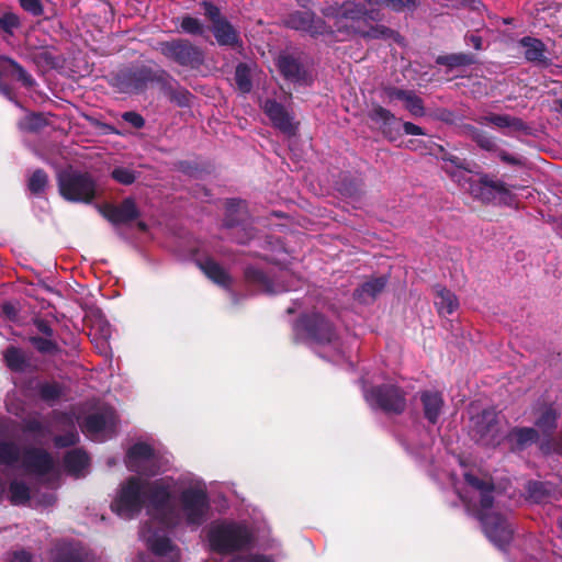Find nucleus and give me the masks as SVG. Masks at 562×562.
<instances>
[{"instance_id": "1", "label": "nucleus", "mask_w": 562, "mask_h": 562, "mask_svg": "<svg viewBox=\"0 0 562 562\" xmlns=\"http://www.w3.org/2000/svg\"><path fill=\"white\" fill-rule=\"evenodd\" d=\"M145 504L154 519L167 527L181 520L198 526L209 510L205 484L192 475L178 480L161 477L151 482L130 477L119 486L111 509L117 516L131 519Z\"/></svg>"}, {"instance_id": "2", "label": "nucleus", "mask_w": 562, "mask_h": 562, "mask_svg": "<svg viewBox=\"0 0 562 562\" xmlns=\"http://www.w3.org/2000/svg\"><path fill=\"white\" fill-rule=\"evenodd\" d=\"M464 479L469 499L460 494L461 499L468 510L481 521L486 537L502 548L512 540L513 536V529L502 513L503 492L471 473H465Z\"/></svg>"}, {"instance_id": "3", "label": "nucleus", "mask_w": 562, "mask_h": 562, "mask_svg": "<svg viewBox=\"0 0 562 562\" xmlns=\"http://www.w3.org/2000/svg\"><path fill=\"white\" fill-rule=\"evenodd\" d=\"M472 426L477 440L484 446H498L506 440L512 451H520L538 439V432L531 427L512 429L506 436L502 431V418L493 409L483 411L472 417Z\"/></svg>"}, {"instance_id": "4", "label": "nucleus", "mask_w": 562, "mask_h": 562, "mask_svg": "<svg viewBox=\"0 0 562 562\" xmlns=\"http://www.w3.org/2000/svg\"><path fill=\"white\" fill-rule=\"evenodd\" d=\"M297 329L306 333L321 357L334 362L345 359L344 341L333 331L331 325L322 315L314 314L303 318L297 324Z\"/></svg>"}, {"instance_id": "5", "label": "nucleus", "mask_w": 562, "mask_h": 562, "mask_svg": "<svg viewBox=\"0 0 562 562\" xmlns=\"http://www.w3.org/2000/svg\"><path fill=\"white\" fill-rule=\"evenodd\" d=\"M0 463L21 469L27 474L43 476L55 475L56 468L52 458L44 451L30 450L21 452L12 443L0 445Z\"/></svg>"}, {"instance_id": "6", "label": "nucleus", "mask_w": 562, "mask_h": 562, "mask_svg": "<svg viewBox=\"0 0 562 562\" xmlns=\"http://www.w3.org/2000/svg\"><path fill=\"white\" fill-rule=\"evenodd\" d=\"M452 178L475 199L484 202H506L509 192L503 182L493 181L487 176H472L468 170L459 169Z\"/></svg>"}, {"instance_id": "7", "label": "nucleus", "mask_w": 562, "mask_h": 562, "mask_svg": "<svg viewBox=\"0 0 562 562\" xmlns=\"http://www.w3.org/2000/svg\"><path fill=\"white\" fill-rule=\"evenodd\" d=\"M59 192L71 202H91L98 192V187L87 172L65 170L58 175Z\"/></svg>"}, {"instance_id": "8", "label": "nucleus", "mask_w": 562, "mask_h": 562, "mask_svg": "<svg viewBox=\"0 0 562 562\" xmlns=\"http://www.w3.org/2000/svg\"><path fill=\"white\" fill-rule=\"evenodd\" d=\"M250 540V533L244 525L235 522H218L210 528L209 542L212 550L229 552L240 549Z\"/></svg>"}, {"instance_id": "9", "label": "nucleus", "mask_w": 562, "mask_h": 562, "mask_svg": "<svg viewBox=\"0 0 562 562\" xmlns=\"http://www.w3.org/2000/svg\"><path fill=\"white\" fill-rule=\"evenodd\" d=\"M128 470L145 476L155 475L160 470V459L146 442H137L132 446L125 459Z\"/></svg>"}, {"instance_id": "10", "label": "nucleus", "mask_w": 562, "mask_h": 562, "mask_svg": "<svg viewBox=\"0 0 562 562\" xmlns=\"http://www.w3.org/2000/svg\"><path fill=\"white\" fill-rule=\"evenodd\" d=\"M364 398L372 408H380L387 413H401L406 405L404 395L394 385L366 391Z\"/></svg>"}, {"instance_id": "11", "label": "nucleus", "mask_w": 562, "mask_h": 562, "mask_svg": "<svg viewBox=\"0 0 562 562\" xmlns=\"http://www.w3.org/2000/svg\"><path fill=\"white\" fill-rule=\"evenodd\" d=\"M140 538L153 553L164 562H179V550L172 546L170 540L166 537L165 530H151L150 527L144 526L140 530Z\"/></svg>"}, {"instance_id": "12", "label": "nucleus", "mask_w": 562, "mask_h": 562, "mask_svg": "<svg viewBox=\"0 0 562 562\" xmlns=\"http://www.w3.org/2000/svg\"><path fill=\"white\" fill-rule=\"evenodd\" d=\"M116 416L112 408L106 407L101 413L90 415L81 425L82 431L94 440H104L115 431Z\"/></svg>"}, {"instance_id": "13", "label": "nucleus", "mask_w": 562, "mask_h": 562, "mask_svg": "<svg viewBox=\"0 0 562 562\" xmlns=\"http://www.w3.org/2000/svg\"><path fill=\"white\" fill-rule=\"evenodd\" d=\"M161 53L167 58L183 66L198 67L203 61L201 49L186 41L164 43L161 44Z\"/></svg>"}, {"instance_id": "14", "label": "nucleus", "mask_w": 562, "mask_h": 562, "mask_svg": "<svg viewBox=\"0 0 562 562\" xmlns=\"http://www.w3.org/2000/svg\"><path fill=\"white\" fill-rule=\"evenodd\" d=\"M355 12L353 25H351L352 36L360 35L363 37L378 38L385 36L389 32L383 26L372 25V18L359 5H357V10Z\"/></svg>"}, {"instance_id": "15", "label": "nucleus", "mask_w": 562, "mask_h": 562, "mask_svg": "<svg viewBox=\"0 0 562 562\" xmlns=\"http://www.w3.org/2000/svg\"><path fill=\"white\" fill-rule=\"evenodd\" d=\"M263 110L276 127L289 135L295 133L296 126L282 105L276 101L268 100L265 103Z\"/></svg>"}, {"instance_id": "16", "label": "nucleus", "mask_w": 562, "mask_h": 562, "mask_svg": "<svg viewBox=\"0 0 562 562\" xmlns=\"http://www.w3.org/2000/svg\"><path fill=\"white\" fill-rule=\"evenodd\" d=\"M100 212L105 218L114 224L125 223L134 220L137 216L136 205L131 199L125 200L117 207L105 206L100 209Z\"/></svg>"}, {"instance_id": "17", "label": "nucleus", "mask_w": 562, "mask_h": 562, "mask_svg": "<svg viewBox=\"0 0 562 562\" xmlns=\"http://www.w3.org/2000/svg\"><path fill=\"white\" fill-rule=\"evenodd\" d=\"M385 285L386 279L384 277L372 278L357 289L356 297L362 303H369L383 291Z\"/></svg>"}, {"instance_id": "18", "label": "nucleus", "mask_w": 562, "mask_h": 562, "mask_svg": "<svg viewBox=\"0 0 562 562\" xmlns=\"http://www.w3.org/2000/svg\"><path fill=\"white\" fill-rule=\"evenodd\" d=\"M357 4L345 3L335 18L334 26L336 31L346 37L352 36L351 25H353V19L356 15Z\"/></svg>"}, {"instance_id": "19", "label": "nucleus", "mask_w": 562, "mask_h": 562, "mask_svg": "<svg viewBox=\"0 0 562 562\" xmlns=\"http://www.w3.org/2000/svg\"><path fill=\"white\" fill-rule=\"evenodd\" d=\"M422 402L426 418L435 424L443 405L441 395L438 392L427 391L422 394Z\"/></svg>"}, {"instance_id": "20", "label": "nucleus", "mask_w": 562, "mask_h": 562, "mask_svg": "<svg viewBox=\"0 0 562 562\" xmlns=\"http://www.w3.org/2000/svg\"><path fill=\"white\" fill-rule=\"evenodd\" d=\"M435 305L440 315H450L458 310L459 301L456 294L451 291L445 288H437Z\"/></svg>"}, {"instance_id": "21", "label": "nucleus", "mask_w": 562, "mask_h": 562, "mask_svg": "<svg viewBox=\"0 0 562 562\" xmlns=\"http://www.w3.org/2000/svg\"><path fill=\"white\" fill-rule=\"evenodd\" d=\"M89 465L88 456L79 450H74L67 453L65 458L66 470L75 475L82 476L86 473V469Z\"/></svg>"}, {"instance_id": "22", "label": "nucleus", "mask_w": 562, "mask_h": 562, "mask_svg": "<svg viewBox=\"0 0 562 562\" xmlns=\"http://www.w3.org/2000/svg\"><path fill=\"white\" fill-rule=\"evenodd\" d=\"M558 417H559V414L553 407H551V406L541 407L537 412L535 425L539 430L547 434V432L552 431L557 427Z\"/></svg>"}, {"instance_id": "23", "label": "nucleus", "mask_w": 562, "mask_h": 562, "mask_svg": "<svg viewBox=\"0 0 562 562\" xmlns=\"http://www.w3.org/2000/svg\"><path fill=\"white\" fill-rule=\"evenodd\" d=\"M482 124H492L497 128H510V130H521L524 128V123L521 120L507 115V114H491L482 117Z\"/></svg>"}, {"instance_id": "24", "label": "nucleus", "mask_w": 562, "mask_h": 562, "mask_svg": "<svg viewBox=\"0 0 562 562\" xmlns=\"http://www.w3.org/2000/svg\"><path fill=\"white\" fill-rule=\"evenodd\" d=\"M201 269L215 283L227 286L229 284V276L227 272L213 260H205L201 265Z\"/></svg>"}, {"instance_id": "25", "label": "nucleus", "mask_w": 562, "mask_h": 562, "mask_svg": "<svg viewBox=\"0 0 562 562\" xmlns=\"http://www.w3.org/2000/svg\"><path fill=\"white\" fill-rule=\"evenodd\" d=\"M525 48V57L530 61H542L544 59V45L541 41L531 37H525L520 41Z\"/></svg>"}, {"instance_id": "26", "label": "nucleus", "mask_w": 562, "mask_h": 562, "mask_svg": "<svg viewBox=\"0 0 562 562\" xmlns=\"http://www.w3.org/2000/svg\"><path fill=\"white\" fill-rule=\"evenodd\" d=\"M214 36L220 45H233L237 42V34L227 21L213 25Z\"/></svg>"}, {"instance_id": "27", "label": "nucleus", "mask_w": 562, "mask_h": 562, "mask_svg": "<svg viewBox=\"0 0 562 562\" xmlns=\"http://www.w3.org/2000/svg\"><path fill=\"white\" fill-rule=\"evenodd\" d=\"M76 422H79L78 417H76V418L70 417V416H63L61 417V419L58 423L63 424V425L69 426L70 430H68L67 434L64 437L59 436V437L55 438L56 446H58V447H67V446L75 445L77 442L78 434L75 430Z\"/></svg>"}, {"instance_id": "28", "label": "nucleus", "mask_w": 562, "mask_h": 562, "mask_svg": "<svg viewBox=\"0 0 562 562\" xmlns=\"http://www.w3.org/2000/svg\"><path fill=\"white\" fill-rule=\"evenodd\" d=\"M278 67L286 79L292 81L300 80V65L290 56H280L278 58Z\"/></svg>"}, {"instance_id": "29", "label": "nucleus", "mask_w": 562, "mask_h": 562, "mask_svg": "<svg viewBox=\"0 0 562 562\" xmlns=\"http://www.w3.org/2000/svg\"><path fill=\"white\" fill-rule=\"evenodd\" d=\"M7 366L13 371H22L25 367L24 355L15 347H10L4 352Z\"/></svg>"}, {"instance_id": "30", "label": "nucleus", "mask_w": 562, "mask_h": 562, "mask_svg": "<svg viewBox=\"0 0 562 562\" xmlns=\"http://www.w3.org/2000/svg\"><path fill=\"white\" fill-rule=\"evenodd\" d=\"M30 499V491L26 485L13 481L10 485V501L14 505L24 504Z\"/></svg>"}, {"instance_id": "31", "label": "nucleus", "mask_w": 562, "mask_h": 562, "mask_svg": "<svg viewBox=\"0 0 562 562\" xmlns=\"http://www.w3.org/2000/svg\"><path fill=\"white\" fill-rule=\"evenodd\" d=\"M235 79L238 89L246 93L249 92L251 89V81H250V70L248 66L240 64L236 68L235 72Z\"/></svg>"}, {"instance_id": "32", "label": "nucleus", "mask_w": 562, "mask_h": 562, "mask_svg": "<svg viewBox=\"0 0 562 562\" xmlns=\"http://www.w3.org/2000/svg\"><path fill=\"white\" fill-rule=\"evenodd\" d=\"M403 102L405 108L409 111L412 115L423 116L425 114L423 101L414 92L408 91Z\"/></svg>"}, {"instance_id": "33", "label": "nucleus", "mask_w": 562, "mask_h": 562, "mask_svg": "<svg viewBox=\"0 0 562 562\" xmlns=\"http://www.w3.org/2000/svg\"><path fill=\"white\" fill-rule=\"evenodd\" d=\"M48 182L47 175L42 170H35L29 180V189L33 193H41L44 191Z\"/></svg>"}, {"instance_id": "34", "label": "nucleus", "mask_w": 562, "mask_h": 562, "mask_svg": "<svg viewBox=\"0 0 562 562\" xmlns=\"http://www.w3.org/2000/svg\"><path fill=\"white\" fill-rule=\"evenodd\" d=\"M112 330L111 326L102 319H97L91 325V335L101 340V342H106L111 337Z\"/></svg>"}, {"instance_id": "35", "label": "nucleus", "mask_w": 562, "mask_h": 562, "mask_svg": "<svg viewBox=\"0 0 562 562\" xmlns=\"http://www.w3.org/2000/svg\"><path fill=\"white\" fill-rule=\"evenodd\" d=\"M112 178L122 184H132L135 181L136 176L130 168L117 167L113 169Z\"/></svg>"}, {"instance_id": "36", "label": "nucleus", "mask_w": 562, "mask_h": 562, "mask_svg": "<svg viewBox=\"0 0 562 562\" xmlns=\"http://www.w3.org/2000/svg\"><path fill=\"white\" fill-rule=\"evenodd\" d=\"M439 61L451 67L465 66L473 63V57L467 54H453L440 58Z\"/></svg>"}, {"instance_id": "37", "label": "nucleus", "mask_w": 562, "mask_h": 562, "mask_svg": "<svg viewBox=\"0 0 562 562\" xmlns=\"http://www.w3.org/2000/svg\"><path fill=\"white\" fill-rule=\"evenodd\" d=\"M539 448L544 454H562V435L552 440L541 441Z\"/></svg>"}, {"instance_id": "38", "label": "nucleus", "mask_w": 562, "mask_h": 562, "mask_svg": "<svg viewBox=\"0 0 562 562\" xmlns=\"http://www.w3.org/2000/svg\"><path fill=\"white\" fill-rule=\"evenodd\" d=\"M181 29L189 34H203V26L200 21L192 16H184L181 21Z\"/></svg>"}, {"instance_id": "39", "label": "nucleus", "mask_w": 562, "mask_h": 562, "mask_svg": "<svg viewBox=\"0 0 562 562\" xmlns=\"http://www.w3.org/2000/svg\"><path fill=\"white\" fill-rule=\"evenodd\" d=\"M10 68H11V75L14 76L18 80L22 81L25 86H32L33 80L31 76L15 61L11 59H7Z\"/></svg>"}, {"instance_id": "40", "label": "nucleus", "mask_w": 562, "mask_h": 562, "mask_svg": "<svg viewBox=\"0 0 562 562\" xmlns=\"http://www.w3.org/2000/svg\"><path fill=\"white\" fill-rule=\"evenodd\" d=\"M286 23L292 29L304 30L310 25L311 18L307 13H295L288 19Z\"/></svg>"}, {"instance_id": "41", "label": "nucleus", "mask_w": 562, "mask_h": 562, "mask_svg": "<svg viewBox=\"0 0 562 562\" xmlns=\"http://www.w3.org/2000/svg\"><path fill=\"white\" fill-rule=\"evenodd\" d=\"M408 91L397 88H385L382 91V98L385 102L392 103L394 101H402L405 99Z\"/></svg>"}, {"instance_id": "42", "label": "nucleus", "mask_w": 562, "mask_h": 562, "mask_svg": "<svg viewBox=\"0 0 562 562\" xmlns=\"http://www.w3.org/2000/svg\"><path fill=\"white\" fill-rule=\"evenodd\" d=\"M61 389L56 383H46L41 386V396L46 401H53L59 397Z\"/></svg>"}, {"instance_id": "43", "label": "nucleus", "mask_w": 562, "mask_h": 562, "mask_svg": "<svg viewBox=\"0 0 562 562\" xmlns=\"http://www.w3.org/2000/svg\"><path fill=\"white\" fill-rule=\"evenodd\" d=\"M371 119L375 122L387 124L395 120V116L386 109L376 106L370 114Z\"/></svg>"}, {"instance_id": "44", "label": "nucleus", "mask_w": 562, "mask_h": 562, "mask_svg": "<svg viewBox=\"0 0 562 562\" xmlns=\"http://www.w3.org/2000/svg\"><path fill=\"white\" fill-rule=\"evenodd\" d=\"M20 24L19 18L13 13H7L0 18V27L8 33H12Z\"/></svg>"}, {"instance_id": "45", "label": "nucleus", "mask_w": 562, "mask_h": 562, "mask_svg": "<svg viewBox=\"0 0 562 562\" xmlns=\"http://www.w3.org/2000/svg\"><path fill=\"white\" fill-rule=\"evenodd\" d=\"M32 342L38 351L44 353H53L56 350V345L52 340L46 338H33Z\"/></svg>"}, {"instance_id": "46", "label": "nucleus", "mask_w": 562, "mask_h": 562, "mask_svg": "<svg viewBox=\"0 0 562 562\" xmlns=\"http://www.w3.org/2000/svg\"><path fill=\"white\" fill-rule=\"evenodd\" d=\"M530 498L535 502H542L546 493V486L541 482L530 483L528 486Z\"/></svg>"}, {"instance_id": "47", "label": "nucleus", "mask_w": 562, "mask_h": 562, "mask_svg": "<svg viewBox=\"0 0 562 562\" xmlns=\"http://www.w3.org/2000/svg\"><path fill=\"white\" fill-rule=\"evenodd\" d=\"M202 7L204 9L205 15L213 22V25H215L218 22L224 21L221 18L220 9L216 5H214L213 3L204 1L202 3Z\"/></svg>"}, {"instance_id": "48", "label": "nucleus", "mask_w": 562, "mask_h": 562, "mask_svg": "<svg viewBox=\"0 0 562 562\" xmlns=\"http://www.w3.org/2000/svg\"><path fill=\"white\" fill-rule=\"evenodd\" d=\"M43 124V119L38 114L27 115L21 123L20 127L23 130H36Z\"/></svg>"}, {"instance_id": "49", "label": "nucleus", "mask_w": 562, "mask_h": 562, "mask_svg": "<svg viewBox=\"0 0 562 562\" xmlns=\"http://www.w3.org/2000/svg\"><path fill=\"white\" fill-rule=\"evenodd\" d=\"M21 7L33 15H41L43 7L40 0H19Z\"/></svg>"}, {"instance_id": "50", "label": "nucleus", "mask_w": 562, "mask_h": 562, "mask_svg": "<svg viewBox=\"0 0 562 562\" xmlns=\"http://www.w3.org/2000/svg\"><path fill=\"white\" fill-rule=\"evenodd\" d=\"M123 120L132 124L134 127L140 128L144 126V119L135 112H125L122 115Z\"/></svg>"}, {"instance_id": "51", "label": "nucleus", "mask_w": 562, "mask_h": 562, "mask_svg": "<svg viewBox=\"0 0 562 562\" xmlns=\"http://www.w3.org/2000/svg\"><path fill=\"white\" fill-rule=\"evenodd\" d=\"M403 130L407 135H425V132L422 130V127L411 122H405L403 124Z\"/></svg>"}, {"instance_id": "52", "label": "nucleus", "mask_w": 562, "mask_h": 562, "mask_svg": "<svg viewBox=\"0 0 562 562\" xmlns=\"http://www.w3.org/2000/svg\"><path fill=\"white\" fill-rule=\"evenodd\" d=\"M232 562H272L263 555H247L234 559Z\"/></svg>"}, {"instance_id": "53", "label": "nucleus", "mask_w": 562, "mask_h": 562, "mask_svg": "<svg viewBox=\"0 0 562 562\" xmlns=\"http://www.w3.org/2000/svg\"><path fill=\"white\" fill-rule=\"evenodd\" d=\"M389 5H391L395 10H401L403 8L414 5L415 0H386Z\"/></svg>"}, {"instance_id": "54", "label": "nucleus", "mask_w": 562, "mask_h": 562, "mask_svg": "<svg viewBox=\"0 0 562 562\" xmlns=\"http://www.w3.org/2000/svg\"><path fill=\"white\" fill-rule=\"evenodd\" d=\"M31 555L26 551H18L13 555V562H30Z\"/></svg>"}, {"instance_id": "55", "label": "nucleus", "mask_w": 562, "mask_h": 562, "mask_svg": "<svg viewBox=\"0 0 562 562\" xmlns=\"http://www.w3.org/2000/svg\"><path fill=\"white\" fill-rule=\"evenodd\" d=\"M467 42L477 50L482 48V38L480 36L471 35L467 37Z\"/></svg>"}, {"instance_id": "56", "label": "nucleus", "mask_w": 562, "mask_h": 562, "mask_svg": "<svg viewBox=\"0 0 562 562\" xmlns=\"http://www.w3.org/2000/svg\"><path fill=\"white\" fill-rule=\"evenodd\" d=\"M499 157H501L502 160H504L506 162H509V164H513V165H516V164L519 162L517 158L512 157V156H509L506 153H501Z\"/></svg>"}, {"instance_id": "57", "label": "nucleus", "mask_w": 562, "mask_h": 562, "mask_svg": "<svg viewBox=\"0 0 562 562\" xmlns=\"http://www.w3.org/2000/svg\"><path fill=\"white\" fill-rule=\"evenodd\" d=\"M57 562H80L77 557L70 555L63 560H58Z\"/></svg>"}, {"instance_id": "58", "label": "nucleus", "mask_w": 562, "mask_h": 562, "mask_svg": "<svg viewBox=\"0 0 562 562\" xmlns=\"http://www.w3.org/2000/svg\"><path fill=\"white\" fill-rule=\"evenodd\" d=\"M480 145L484 148H490L492 145V142L490 139L480 140Z\"/></svg>"}, {"instance_id": "59", "label": "nucleus", "mask_w": 562, "mask_h": 562, "mask_svg": "<svg viewBox=\"0 0 562 562\" xmlns=\"http://www.w3.org/2000/svg\"><path fill=\"white\" fill-rule=\"evenodd\" d=\"M31 431H37L40 429L38 423H32L29 427Z\"/></svg>"}, {"instance_id": "60", "label": "nucleus", "mask_w": 562, "mask_h": 562, "mask_svg": "<svg viewBox=\"0 0 562 562\" xmlns=\"http://www.w3.org/2000/svg\"><path fill=\"white\" fill-rule=\"evenodd\" d=\"M291 290H296V286H294V285H284L279 291H291Z\"/></svg>"}, {"instance_id": "61", "label": "nucleus", "mask_w": 562, "mask_h": 562, "mask_svg": "<svg viewBox=\"0 0 562 562\" xmlns=\"http://www.w3.org/2000/svg\"><path fill=\"white\" fill-rule=\"evenodd\" d=\"M54 502V497L52 495H49V497L47 498V501H45L44 505H49Z\"/></svg>"}, {"instance_id": "62", "label": "nucleus", "mask_w": 562, "mask_h": 562, "mask_svg": "<svg viewBox=\"0 0 562 562\" xmlns=\"http://www.w3.org/2000/svg\"><path fill=\"white\" fill-rule=\"evenodd\" d=\"M559 526H560V528L562 529V519H561V520H559Z\"/></svg>"}]
</instances>
